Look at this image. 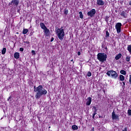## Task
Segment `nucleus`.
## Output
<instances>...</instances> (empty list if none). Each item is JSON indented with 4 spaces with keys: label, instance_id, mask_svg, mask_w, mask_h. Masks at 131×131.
<instances>
[{
    "label": "nucleus",
    "instance_id": "4",
    "mask_svg": "<svg viewBox=\"0 0 131 131\" xmlns=\"http://www.w3.org/2000/svg\"><path fill=\"white\" fill-rule=\"evenodd\" d=\"M106 74L108 76H111L112 78H114L115 79L117 78V76H118L117 73L113 70L107 71Z\"/></svg>",
    "mask_w": 131,
    "mask_h": 131
},
{
    "label": "nucleus",
    "instance_id": "12",
    "mask_svg": "<svg viewBox=\"0 0 131 131\" xmlns=\"http://www.w3.org/2000/svg\"><path fill=\"white\" fill-rule=\"evenodd\" d=\"M122 56V55L121 53H119L115 57L116 60H119V59L121 58Z\"/></svg>",
    "mask_w": 131,
    "mask_h": 131
},
{
    "label": "nucleus",
    "instance_id": "34",
    "mask_svg": "<svg viewBox=\"0 0 131 131\" xmlns=\"http://www.w3.org/2000/svg\"><path fill=\"white\" fill-rule=\"evenodd\" d=\"M78 56H80V52H78Z\"/></svg>",
    "mask_w": 131,
    "mask_h": 131
},
{
    "label": "nucleus",
    "instance_id": "20",
    "mask_svg": "<svg viewBox=\"0 0 131 131\" xmlns=\"http://www.w3.org/2000/svg\"><path fill=\"white\" fill-rule=\"evenodd\" d=\"M120 79L121 80V81H123L124 80V77L122 75H120Z\"/></svg>",
    "mask_w": 131,
    "mask_h": 131
},
{
    "label": "nucleus",
    "instance_id": "18",
    "mask_svg": "<svg viewBox=\"0 0 131 131\" xmlns=\"http://www.w3.org/2000/svg\"><path fill=\"white\" fill-rule=\"evenodd\" d=\"M120 73L121 74H123V75H125V74H126V72L123 70H122L120 71Z\"/></svg>",
    "mask_w": 131,
    "mask_h": 131
},
{
    "label": "nucleus",
    "instance_id": "31",
    "mask_svg": "<svg viewBox=\"0 0 131 131\" xmlns=\"http://www.w3.org/2000/svg\"><path fill=\"white\" fill-rule=\"evenodd\" d=\"M32 54H33L34 55H35V51L34 50L32 51Z\"/></svg>",
    "mask_w": 131,
    "mask_h": 131
},
{
    "label": "nucleus",
    "instance_id": "23",
    "mask_svg": "<svg viewBox=\"0 0 131 131\" xmlns=\"http://www.w3.org/2000/svg\"><path fill=\"white\" fill-rule=\"evenodd\" d=\"M79 14L80 15V18H81V19H82V18H83V15L82 14V12H79Z\"/></svg>",
    "mask_w": 131,
    "mask_h": 131
},
{
    "label": "nucleus",
    "instance_id": "30",
    "mask_svg": "<svg viewBox=\"0 0 131 131\" xmlns=\"http://www.w3.org/2000/svg\"><path fill=\"white\" fill-rule=\"evenodd\" d=\"M19 51H20V52H23V51H24V49L22 48H20L19 49Z\"/></svg>",
    "mask_w": 131,
    "mask_h": 131
},
{
    "label": "nucleus",
    "instance_id": "28",
    "mask_svg": "<svg viewBox=\"0 0 131 131\" xmlns=\"http://www.w3.org/2000/svg\"><path fill=\"white\" fill-rule=\"evenodd\" d=\"M106 36H107V37H108V36H109V33H108V31H106Z\"/></svg>",
    "mask_w": 131,
    "mask_h": 131
},
{
    "label": "nucleus",
    "instance_id": "8",
    "mask_svg": "<svg viewBox=\"0 0 131 131\" xmlns=\"http://www.w3.org/2000/svg\"><path fill=\"white\" fill-rule=\"evenodd\" d=\"M44 32L46 36H49V35H50V30L48 29L47 28L44 29Z\"/></svg>",
    "mask_w": 131,
    "mask_h": 131
},
{
    "label": "nucleus",
    "instance_id": "2",
    "mask_svg": "<svg viewBox=\"0 0 131 131\" xmlns=\"http://www.w3.org/2000/svg\"><path fill=\"white\" fill-rule=\"evenodd\" d=\"M55 32L59 38L60 40H63L64 39V36H65V32H64V30L63 29H56Z\"/></svg>",
    "mask_w": 131,
    "mask_h": 131
},
{
    "label": "nucleus",
    "instance_id": "9",
    "mask_svg": "<svg viewBox=\"0 0 131 131\" xmlns=\"http://www.w3.org/2000/svg\"><path fill=\"white\" fill-rule=\"evenodd\" d=\"M112 118L113 119H118V116L115 114V113L113 112L112 114Z\"/></svg>",
    "mask_w": 131,
    "mask_h": 131
},
{
    "label": "nucleus",
    "instance_id": "7",
    "mask_svg": "<svg viewBox=\"0 0 131 131\" xmlns=\"http://www.w3.org/2000/svg\"><path fill=\"white\" fill-rule=\"evenodd\" d=\"M11 6H14V7L18 6L19 5V1L18 0H12L11 4H9Z\"/></svg>",
    "mask_w": 131,
    "mask_h": 131
},
{
    "label": "nucleus",
    "instance_id": "22",
    "mask_svg": "<svg viewBox=\"0 0 131 131\" xmlns=\"http://www.w3.org/2000/svg\"><path fill=\"white\" fill-rule=\"evenodd\" d=\"M121 16H122L123 17H125L126 16L125 12H124V11H122V12H121Z\"/></svg>",
    "mask_w": 131,
    "mask_h": 131
},
{
    "label": "nucleus",
    "instance_id": "21",
    "mask_svg": "<svg viewBox=\"0 0 131 131\" xmlns=\"http://www.w3.org/2000/svg\"><path fill=\"white\" fill-rule=\"evenodd\" d=\"M130 60V56H126L125 58V60L127 61V62H129Z\"/></svg>",
    "mask_w": 131,
    "mask_h": 131
},
{
    "label": "nucleus",
    "instance_id": "3",
    "mask_svg": "<svg viewBox=\"0 0 131 131\" xmlns=\"http://www.w3.org/2000/svg\"><path fill=\"white\" fill-rule=\"evenodd\" d=\"M97 59L100 62H104L107 59V55L105 53H99L97 55Z\"/></svg>",
    "mask_w": 131,
    "mask_h": 131
},
{
    "label": "nucleus",
    "instance_id": "25",
    "mask_svg": "<svg viewBox=\"0 0 131 131\" xmlns=\"http://www.w3.org/2000/svg\"><path fill=\"white\" fill-rule=\"evenodd\" d=\"M64 14H66V15H67V14H68V9L64 10Z\"/></svg>",
    "mask_w": 131,
    "mask_h": 131
},
{
    "label": "nucleus",
    "instance_id": "19",
    "mask_svg": "<svg viewBox=\"0 0 131 131\" xmlns=\"http://www.w3.org/2000/svg\"><path fill=\"white\" fill-rule=\"evenodd\" d=\"M7 51V49L6 48H3L2 51V53L3 55H5L6 54V51Z\"/></svg>",
    "mask_w": 131,
    "mask_h": 131
},
{
    "label": "nucleus",
    "instance_id": "36",
    "mask_svg": "<svg viewBox=\"0 0 131 131\" xmlns=\"http://www.w3.org/2000/svg\"><path fill=\"white\" fill-rule=\"evenodd\" d=\"M10 99H11V97H9L8 98V101H9V100H10Z\"/></svg>",
    "mask_w": 131,
    "mask_h": 131
},
{
    "label": "nucleus",
    "instance_id": "17",
    "mask_svg": "<svg viewBox=\"0 0 131 131\" xmlns=\"http://www.w3.org/2000/svg\"><path fill=\"white\" fill-rule=\"evenodd\" d=\"M28 32V29H24L23 31V34H26Z\"/></svg>",
    "mask_w": 131,
    "mask_h": 131
},
{
    "label": "nucleus",
    "instance_id": "16",
    "mask_svg": "<svg viewBox=\"0 0 131 131\" xmlns=\"http://www.w3.org/2000/svg\"><path fill=\"white\" fill-rule=\"evenodd\" d=\"M72 128L73 129H74V130H76V129H78V127H77V125H73L72 126Z\"/></svg>",
    "mask_w": 131,
    "mask_h": 131
},
{
    "label": "nucleus",
    "instance_id": "38",
    "mask_svg": "<svg viewBox=\"0 0 131 131\" xmlns=\"http://www.w3.org/2000/svg\"><path fill=\"white\" fill-rule=\"evenodd\" d=\"M71 62H73V59H72V60H71Z\"/></svg>",
    "mask_w": 131,
    "mask_h": 131
},
{
    "label": "nucleus",
    "instance_id": "1",
    "mask_svg": "<svg viewBox=\"0 0 131 131\" xmlns=\"http://www.w3.org/2000/svg\"><path fill=\"white\" fill-rule=\"evenodd\" d=\"M34 91L35 93H36L35 96L36 99H39L41 96L48 94V91L42 88V85H39L38 87L34 86Z\"/></svg>",
    "mask_w": 131,
    "mask_h": 131
},
{
    "label": "nucleus",
    "instance_id": "14",
    "mask_svg": "<svg viewBox=\"0 0 131 131\" xmlns=\"http://www.w3.org/2000/svg\"><path fill=\"white\" fill-rule=\"evenodd\" d=\"M40 25L41 28H42V29H43V30L44 29H46V28H47V27H46V25L43 23H40Z\"/></svg>",
    "mask_w": 131,
    "mask_h": 131
},
{
    "label": "nucleus",
    "instance_id": "35",
    "mask_svg": "<svg viewBox=\"0 0 131 131\" xmlns=\"http://www.w3.org/2000/svg\"><path fill=\"white\" fill-rule=\"evenodd\" d=\"M53 40H54V38L52 37V38H51V41H53Z\"/></svg>",
    "mask_w": 131,
    "mask_h": 131
},
{
    "label": "nucleus",
    "instance_id": "15",
    "mask_svg": "<svg viewBox=\"0 0 131 131\" xmlns=\"http://www.w3.org/2000/svg\"><path fill=\"white\" fill-rule=\"evenodd\" d=\"M93 110H94V113L93 115V118H95V115H96V114H97V108L96 107H93Z\"/></svg>",
    "mask_w": 131,
    "mask_h": 131
},
{
    "label": "nucleus",
    "instance_id": "37",
    "mask_svg": "<svg viewBox=\"0 0 131 131\" xmlns=\"http://www.w3.org/2000/svg\"><path fill=\"white\" fill-rule=\"evenodd\" d=\"M123 85H125V83L124 82H123Z\"/></svg>",
    "mask_w": 131,
    "mask_h": 131
},
{
    "label": "nucleus",
    "instance_id": "32",
    "mask_svg": "<svg viewBox=\"0 0 131 131\" xmlns=\"http://www.w3.org/2000/svg\"><path fill=\"white\" fill-rule=\"evenodd\" d=\"M24 42H25V43H27V45H29V41H24Z\"/></svg>",
    "mask_w": 131,
    "mask_h": 131
},
{
    "label": "nucleus",
    "instance_id": "24",
    "mask_svg": "<svg viewBox=\"0 0 131 131\" xmlns=\"http://www.w3.org/2000/svg\"><path fill=\"white\" fill-rule=\"evenodd\" d=\"M127 50L129 52V53H130L131 54V45L128 46Z\"/></svg>",
    "mask_w": 131,
    "mask_h": 131
},
{
    "label": "nucleus",
    "instance_id": "26",
    "mask_svg": "<svg viewBox=\"0 0 131 131\" xmlns=\"http://www.w3.org/2000/svg\"><path fill=\"white\" fill-rule=\"evenodd\" d=\"M88 76H92V73H91V72H89L88 73Z\"/></svg>",
    "mask_w": 131,
    "mask_h": 131
},
{
    "label": "nucleus",
    "instance_id": "5",
    "mask_svg": "<svg viewBox=\"0 0 131 131\" xmlns=\"http://www.w3.org/2000/svg\"><path fill=\"white\" fill-rule=\"evenodd\" d=\"M121 23H118L115 26V28L117 30V33H120L121 31Z\"/></svg>",
    "mask_w": 131,
    "mask_h": 131
},
{
    "label": "nucleus",
    "instance_id": "6",
    "mask_svg": "<svg viewBox=\"0 0 131 131\" xmlns=\"http://www.w3.org/2000/svg\"><path fill=\"white\" fill-rule=\"evenodd\" d=\"M95 14H96V10L93 9L90 11L88 12V15L89 17H91V18L92 17H94L95 16Z\"/></svg>",
    "mask_w": 131,
    "mask_h": 131
},
{
    "label": "nucleus",
    "instance_id": "33",
    "mask_svg": "<svg viewBox=\"0 0 131 131\" xmlns=\"http://www.w3.org/2000/svg\"><path fill=\"white\" fill-rule=\"evenodd\" d=\"M122 131H127V128L126 127L125 128V129L123 130Z\"/></svg>",
    "mask_w": 131,
    "mask_h": 131
},
{
    "label": "nucleus",
    "instance_id": "10",
    "mask_svg": "<svg viewBox=\"0 0 131 131\" xmlns=\"http://www.w3.org/2000/svg\"><path fill=\"white\" fill-rule=\"evenodd\" d=\"M92 103V98L89 97L86 100V104L90 106L91 105V103Z\"/></svg>",
    "mask_w": 131,
    "mask_h": 131
},
{
    "label": "nucleus",
    "instance_id": "11",
    "mask_svg": "<svg viewBox=\"0 0 131 131\" xmlns=\"http://www.w3.org/2000/svg\"><path fill=\"white\" fill-rule=\"evenodd\" d=\"M97 4L98 6H103L104 5V2L103 0H97Z\"/></svg>",
    "mask_w": 131,
    "mask_h": 131
},
{
    "label": "nucleus",
    "instance_id": "27",
    "mask_svg": "<svg viewBox=\"0 0 131 131\" xmlns=\"http://www.w3.org/2000/svg\"><path fill=\"white\" fill-rule=\"evenodd\" d=\"M128 115L131 116V110H128Z\"/></svg>",
    "mask_w": 131,
    "mask_h": 131
},
{
    "label": "nucleus",
    "instance_id": "29",
    "mask_svg": "<svg viewBox=\"0 0 131 131\" xmlns=\"http://www.w3.org/2000/svg\"><path fill=\"white\" fill-rule=\"evenodd\" d=\"M129 83H131V75H129Z\"/></svg>",
    "mask_w": 131,
    "mask_h": 131
},
{
    "label": "nucleus",
    "instance_id": "13",
    "mask_svg": "<svg viewBox=\"0 0 131 131\" xmlns=\"http://www.w3.org/2000/svg\"><path fill=\"white\" fill-rule=\"evenodd\" d=\"M20 56V54L19 53L16 52L14 53V58L15 59H19V56Z\"/></svg>",
    "mask_w": 131,
    "mask_h": 131
}]
</instances>
